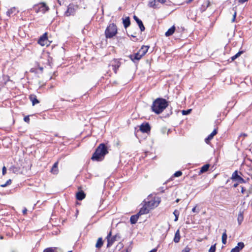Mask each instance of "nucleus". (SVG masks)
I'll list each match as a JSON object with an SVG mask.
<instances>
[{"label":"nucleus","mask_w":252,"mask_h":252,"mask_svg":"<svg viewBox=\"0 0 252 252\" xmlns=\"http://www.w3.org/2000/svg\"><path fill=\"white\" fill-rule=\"evenodd\" d=\"M168 106V101L163 98H157L153 102L151 110L156 114H161Z\"/></svg>","instance_id":"obj_1"},{"label":"nucleus","mask_w":252,"mask_h":252,"mask_svg":"<svg viewBox=\"0 0 252 252\" xmlns=\"http://www.w3.org/2000/svg\"><path fill=\"white\" fill-rule=\"evenodd\" d=\"M108 153L107 146L104 143H101L97 147L95 152L93 154L91 159L93 160L101 161L104 156Z\"/></svg>","instance_id":"obj_2"},{"label":"nucleus","mask_w":252,"mask_h":252,"mask_svg":"<svg viewBox=\"0 0 252 252\" xmlns=\"http://www.w3.org/2000/svg\"><path fill=\"white\" fill-rule=\"evenodd\" d=\"M117 33V28L114 23L110 24L106 29L105 31V37L107 38L113 37Z\"/></svg>","instance_id":"obj_3"},{"label":"nucleus","mask_w":252,"mask_h":252,"mask_svg":"<svg viewBox=\"0 0 252 252\" xmlns=\"http://www.w3.org/2000/svg\"><path fill=\"white\" fill-rule=\"evenodd\" d=\"M49 9V7L44 2H41L33 7V10L36 13L41 12L42 14H44Z\"/></svg>","instance_id":"obj_4"},{"label":"nucleus","mask_w":252,"mask_h":252,"mask_svg":"<svg viewBox=\"0 0 252 252\" xmlns=\"http://www.w3.org/2000/svg\"><path fill=\"white\" fill-rule=\"evenodd\" d=\"M78 9V6L77 5L70 3L68 5L67 10L64 12V15L67 17L71 15L73 16Z\"/></svg>","instance_id":"obj_5"},{"label":"nucleus","mask_w":252,"mask_h":252,"mask_svg":"<svg viewBox=\"0 0 252 252\" xmlns=\"http://www.w3.org/2000/svg\"><path fill=\"white\" fill-rule=\"evenodd\" d=\"M120 65L121 63L118 59H114L111 62L110 65L112 67V69L113 70L115 73H117V69L119 68Z\"/></svg>","instance_id":"obj_6"},{"label":"nucleus","mask_w":252,"mask_h":252,"mask_svg":"<svg viewBox=\"0 0 252 252\" xmlns=\"http://www.w3.org/2000/svg\"><path fill=\"white\" fill-rule=\"evenodd\" d=\"M151 202L148 201L140 209L139 212L138 213L140 216L144 214H148L149 212V209L148 207L150 205Z\"/></svg>","instance_id":"obj_7"},{"label":"nucleus","mask_w":252,"mask_h":252,"mask_svg":"<svg viewBox=\"0 0 252 252\" xmlns=\"http://www.w3.org/2000/svg\"><path fill=\"white\" fill-rule=\"evenodd\" d=\"M232 179L237 181L239 183H245V180L238 174L237 171H235L232 175Z\"/></svg>","instance_id":"obj_8"},{"label":"nucleus","mask_w":252,"mask_h":252,"mask_svg":"<svg viewBox=\"0 0 252 252\" xmlns=\"http://www.w3.org/2000/svg\"><path fill=\"white\" fill-rule=\"evenodd\" d=\"M140 130L143 133L150 131L151 126L148 123H143L140 126Z\"/></svg>","instance_id":"obj_9"},{"label":"nucleus","mask_w":252,"mask_h":252,"mask_svg":"<svg viewBox=\"0 0 252 252\" xmlns=\"http://www.w3.org/2000/svg\"><path fill=\"white\" fill-rule=\"evenodd\" d=\"M120 238V235L119 234L113 236L109 240H108L107 247L109 248L111 247L116 241L118 240Z\"/></svg>","instance_id":"obj_10"},{"label":"nucleus","mask_w":252,"mask_h":252,"mask_svg":"<svg viewBox=\"0 0 252 252\" xmlns=\"http://www.w3.org/2000/svg\"><path fill=\"white\" fill-rule=\"evenodd\" d=\"M133 19L137 23V25H138L139 29L140 30V31L141 32H144L145 30V28L143 25V23L142 21L139 19L138 17H137L136 15L133 16Z\"/></svg>","instance_id":"obj_11"},{"label":"nucleus","mask_w":252,"mask_h":252,"mask_svg":"<svg viewBox=\"0 0 252 252\" xmlns=\"http://www.w3.org/2000/svg\"><path fill=\"white\" fill-rule=\"evenodd\" d=\"M245 247V244L243 242H239L237 245L234 248H233L230 252H240Z\"/></svg>","instance_id":"obj_12"},{"label":"nucleus","mask_w":252,"mask_h":252,"mask_svg":"<svg viewBox=\"0 0 252 252\" xmlns=\"http://www.w3.org/2000/svg\"><path fill=\"white\" fill-rule=\"evenodd\" d=\"M217 133V129H215L205 139V141L207 144H209L210 141L213 138L214 136Z\"/></svg>","instance_id":"obj_13"},{"label":"nucleus","mask_w":252,"mask_h":252,"mask_svg":"<svg viewBox=\"0 0 252 252\" xmlns=\"http://www.w3.org/2000/svg\"><path fill=\"white\" fill-rule=\"evenodd\" d=\"M29 99L32 102V104L33 106L39 103V101L37 99L36 95L34 94H31L29 96Z\"/></svg>","instance_id":"obj_14"},{"label":"nucleus","mask_w":252,"mask_h":252,"mask_svg":"<svg viewBox=\"0 0 252 252\" xmlns=\"http://www.w3.org/2000/svg\"><path fill=\"white\" fill-rule=\"evenodd\" d=\"M86 194L82 190H80L76 193V199L78 200H82L85 198Z\"/></svg>","instance_id":"obj_15"},{"label":"nucleus","mask_w":252,"mask_h":252,"mask_svg":"<svg viewBox=\"0 0 252 252\" xmlns=\"http://www.w3.org/2000/svg\"><path fill=\"white\" fill-rule=\"evenodd\" d=\"M129 58L133 61L135 62V60L139 61L142 57V55L139 54V52H137L136 53L133 55H130L129 56Z\"/></svg>","instance_id":"obj_16"},{"label":"nucleus","mask_w":252,"mask_h":252,"mask_svg":"<svg viewBox=\"0 0 252 252\" xmlns=\"http://www.w3.org/2000/svg\"><path fill=\"white\" fill-rule=\"evenodd\" d=\"M47 40V33H45L42 36L40 37L38 41V43L42 46L45 45V41Z\"/></svg>","instance_id":"obj_17"},{"label":"nucleus","mask_w":252,"mask_h":252,"mask_svg":"<svg viewBox=\"0 0 252 252\" xmlns=\"http://www.w3.org/2000/svg\"><path fill=\"white\" fill-rule=\"evenodd\" d=\"M149 48V46L143 45L138 52H139V54H141L142 55V56L143 57L148 52Z\"/></svg>","instance_id":"obj_18"},{"label":"nucleus","mask_w":252,"mask_h":252,"mask_svg":"<svg viewBox=\"0 0 252 252\" xmlns=\"http://www.w3.org/2000/svg\"><path fill=\"white\" fill-rule=\"evenodd\" d=\"M244 220V211L240 210L238 215L237 221L239 225H240Z\"/></svg>","instance_id":"obj_19"},{"label":"nucleus","mask_w":252,"mask_h":252,"mask_svg":"<svg viewBox=\"0 0 252 252\" xmlns=\"http://www.w3.org/2000/svg\"><path fill=\"white\" fill-rule=\"evenodd\" d=\"M18 11L17 10V9L16 7H13L9 9L7 12H6V15L8 17H10L11 15L14 14L15 15L16 13H18Z\"/></svg>","instance_id":"obj_20"},{"label":"nucleus","mask_w":252,"mask_h":252,"mask_svg":"<svg viewBox=\"0 0 252 252\" xmlns=\"http://www.w3.org/2000/svg\"><path fill=\"white\" fill-rule=\"evenodd\" d=\"M140 215L138 213L136 215H132L130 217V222L131 224H135L139 217Z\"/></svg>","instance_id":"obj_21"},{"label":"nucleus","mask_w":252,"mask_h":252,"mask_svg":"<svg viewBox=\"0 0 252 252\" xmlns=\"http://www.w3.org/2000/svg\"><path fill=\"white\" fill-rule=\"evenodd\" d=\"M123 23L125 29L128 27L130 25V20L129 17H126L123 19Z\"/></svg>","instance_id":"obj_22"},{"label":"nucleus","mask_w":252,"mask_h":252,"mask_svg":"<svg viewBox=\"0 0 252 252\" xmlns=\"http://www.w3.org/2000/svg\"><path fill=\"white\" fill-rule=\"evenodd\" d=\"M209 5L210 2L209 1H205L200 8V12L202 13L203 12L205 11L207 8L209 6Z\"/></svg>","instance_id":"obj_23"},{"label":"nucleus","mask_w":252,"mask_h":252,"mask_svg":"<svg viewBox=\"0 0 252 252\" xmlns=\"http://www.w3.org/2000/svg\"><path fill=\"white\" fill-rule=\"evenodd\" d=\"M175 31V27L173 26L170 29L168 30V31L165 32V35L166 36H170L172 35Z\"/></svg>","instance_id":"obj_24"},{"label":"nucleus","mask_w":252,"mask_h":252,"mask_svg":"<svg viewBox=\"0 0 252 252\" xmlns=\"http://www.w3.org/2000/svg\"><path fill=\"white\" fill-rule=\"evenodd\" d=\"M58 161L56 162L53 165L51 172L54 174H57L58 173Z\"/></svg>","instance_id":"obj_25"},{"label":"nucleus","mask_w":252,"mask_h":252,"mask_svg":"<svg viewBox=\"0 0 252 252\" xmlns=\"http://www.w3.org/2000/svg\"><path fill=\"white\" fill-rule=\"evenodd\" d=\"M157 0H153L149 1L148 6L155 9L159 8V7L158 6V4H157Z\"/></svg>","instance_id":"obj_26"},{"label":"nucleus","mask_w":252,"mask_h":252,"mask_svg":"<svg viewBox=\"0 0 252 252\" xmlns=\"http://www.w3.org/2000/svg\"><path fill=\"white\" fill-rule=\"evenodd\" d=\"M180 231L179 230H177L175 234V236L174 238V242L175 243H178L180 241Z\"/></svg>","instance_id":"obj_27"},{"label":"nucleus","mask_w":252,"mask_h":252,"mask_svg":"<svg viewBox=\"0 0 252 252\" xmlns=\"http://www.w3.org/2000/svg\"><path fill=\"white\" fill-rule=\"evenodd\" d=\"M210 164H206L204 165L201 168L199 171L200 173H203L207 171L209 168Z\"/></svg>","instance_id":"obj_28"},{"label":"nucleus","mask_w":252,"mask_h":252,"mask_svg":"<svg viewBox=\"0 0 252 252\" xmlns=\"http://www.w3.org/2000/svg\"><path fill=\"white\" fill-rule=\"evenodd\" d=\"M244 52V51L243 50L239 51L236 54H235L234 56H233L230 58V59L231 60L230 62H232V61H234L237 58L240 57L242 54H243Z\"/></svg>","instance_id":"obj_29"},{"label":"nucleus","mask_w":252,"mask_h":252,"mask_svg":"<svg viewBox=\"0 0 252 252\" xmlns=\"http://www.w3.org/2000/svg\"><path fill=\"white\" fill-rule=\"evenodd\" d=\"M103 244V241L102 240V238L100 237L98 239L97 242L95 244V247L96 248H100Z\"/></svg>","instance_id":"obj_30"},{"label":"nucleus","mask_w":252,"mask_h":252,"mask_svg":"<svg viewBox=\"0 0 252 252\" xmlns=\"http://www.w3.org/2000/svg\"><path fill=\"white\" fill-rule=\"evenodd\" d=\"M227 238V234H226V230L225 229L224 230L223 233H222V243L223 244H224V245L226 244V242H227L226 241Z\"/></svg>","instance_id":"obj_31"},{"label":"nucleus","mask_w":252,"mask_h":252,"mask_svg":"<svg viewBox=\"0 0 252 252\" xmlns=\"http://www.w3.org/2000/svg\"><path fill=\"white\" fill-rule=\"evenodd\" d=\"M57 250L56 247H49L44 249L43 252H57Z\"/></svg>","instance_id":"obj_32"},{"label":"nucleus","mask_w":252,"mask_h":252,"mask_svg":"<svg viewBox=\"0 0 252 252\" xmlns=\"http://www.w3.org/2000/svg\"><path fill=\"white\" fill-rule=\"evenodd\" d=\"M136 33H137V32H135L134 33H133L131 34L127 33V35L128 36H131V37H133V39H132V40L133 41L136 42L138 40V39L136 37Z\"/></svg>","instance_id":"obj_33"},{"label":"nucleus","mask_w":252,"mask_h":252,"mask_svg":"<svg viewBox=\"0 0 252 252\" xmlns=\"http://www.w3.org/2000/svg\"><path fill=\"white\" fill-rule=\"evenodd\" d=\"M173 214L175 216L174 221H176L178 220V217H179V212L177 210H175L174 211V212H173Z\"/></svg>","instance_id":"obj_34"},{"label":"nucleus","mask_w":252,"mask_h":252,"mask_svg":"<svg viewBox=\"0 0 252 252\" xmlns=\"http://www.w3.org/2000/svg\"><path fill=\"white\" fill-rule=\"evenodd\" d=\"M191 110H192L191 109H188V110H183L182 111V114L183 115H189V114L190 113Z\"/></svg>","instance_id":"obj_35"},{"label":"nucleus","mask_w":252,"mask_h":252,"mask_svg":"<svg viewBox=\"0 0 252 252\" xmlns=\"http://www.w3.org/2000/svg\"><path fill=\"white\" fill-rule=\"evenodd\" d=\"M11 182H12V181L11 179H9L4 184H2V185H0V187H2V188H4V187H6V186L10 185L11 184Z\"/></svg>","instance_id":"obj_36"},{"label":"nucleus","mask_w":252,"mask_h":252,"mask_svg":"<svg viewBox=\"0 0 252 252\" xmlns=\"http://www.w3.org/2000/svg\"><path fill=\"white\" fill-rule=\"evenodd\" d=\"M216 249V244L212 245L210 248L209 249L208 252H215Z\"/></svg>","instance_id":"obj_37"},{"label":"nucleus","mask_w":252,"mask_h":252,"mask_svg":"<svg viewBox=\"0 0 252 252\" xmlns=\"http://www.w3.org/2000/svg\"><path fill=\"white\" fill-rule=\"evenodd\" d=\"M182 175V172L181 171H176L174 174V176L175 177H179L181 176Z\"/></svg>","instance_id":"obj_38"},{"label":"nucleus","mask_w":252,"mask_h":252,"mask_svg":"<svg viewBox=\"0 0 252 252\" xmlns=\"http://www.w3.org/2000/svg\"><path fill=\"white\" fill-rule=\"evenodd\" d=\"M124 247V244L120 242L116 246V249H118L119 250H120L121 249H122Z\"/></svg>","instance_id":"obj_39"},{"label":"nucleus","mask_w":252,"mask_h":252,"mask_svg":"<svg viewBox=\"0 0 252 252\" xmlns=\"http://www.w3.org/2000/svg\"><path fill=\"white\" fill-rule=\"evenodd\" d=\"M24 120L25 122H26L27 123H29L30 121L29 116H27L25 117L24 118Z\"/></svg>","instance_id":"obj_40"},{"label":"nucleus","mask_w":252,"mask_h":252,"mask_svg":"<svg viewBox=\"0 0 252 252\" xmlns=\"http://www.w3.org/2000/svg\"><path fill=\"white\" fill-rule=\"evenodd\" d=\"M190 250V248L187 246L182 250V252H189Z\"/></svg>","instance_id":"obj_41"},{"label":"nucleus","mask_w":252,"mask_h":252,"mask_svg":"<svg viewBox=\"0 0 252 252\" xmlns=\"http://www.w3.org/2000/svg\"><path fill=\"white\" fill-rule=\"evenodd\" d=\"M112 237V232L110 231L106 237L107 240L108 241V240H109V239H110Z\"/></svg>","instance_id":"obj_42"},{"label":"nucleus","mask_w":252,"mask_h":252,"mask_svg":"<svg viewBox=\"0 0 252 252\" xmlns=\"http://www.w3.org/2000/svg\"><path fill=\"white\" fill-rule=\"evenodd\" d=\"M2 173L3 175H4L6 173V168L4 166L2 167Z\"/></svg>","instance_id":"obj_43"},{"label":"nucleus","mask_w":252,"mask_h":252,"mask_svg":"<svg viewBox=\"0 0 252 252\" xmlns=\"http://www.w3.org/2000/svg\"><path fill=\"white\" fill-rule=\"evenodd\" d=\"M240 188H241V192L243 194H244V192H245V191H246L245 189V188H244V187H243V186H240Z\"/></svg>","instance_id":"obj_44"},{"label":"nucleus","mask_w":252,"mask_h":252,"mask_svg":"<svg viewBox=\"0 0 252 252\" xmlns=\"http://www.w3.org/2000/svg\"><path fill=\"white\" fill-rule=\"evenodd\" d=\"M158 190L161 193H163L164 192V187H160L158 189Z\"/></svg>","instance_id":"obj_45"},{"label":"nucleus","mask_w":252,"mask_h":252,"mask_svg":"<svg viewBox=\"0 0 252 252\" xmlns=\"http://www.w3.org/2000/svg\"><path fill=\"white\" fill-rule=\"evenodd\" d=\"M192 212H197V213H198V212H199V209H198L197 210H196V207H193V208L192 209Z\"/></svg>","instance_id":"obj_46"},{"label":"nucleus","mask_w":252,"mask_h":252,"mask_svg":"<svg viewBox=\"0 0 252 252\" xmlns=\"http://www.w3.org/2000/svg\"><path fill=\"white\" fill-rule=\"evenodd\" d=\"M157 1L158 2H160V3H162V4H164V3H165L166 2V0H157Z\"/></svg>","instance_id":"obj_47"},{"label":"nucleus","mask_w":252,"mask_h":252,"mask_svg":"<svg viewBox=\"0 0 252 252\" xmlns=\"http://www.w3.org/2000/svg\"><path fill=\"white\" fill-rule=\"evenodd\" d=\"M248 0H238V2L240 3H244V2L247 1Z\"/></svg>","instance_id":"obj_48"},{"label":"nucleus","mask_w":252,"mask_h":252,"mask_svg":"<svg viewBox=\"0 0 252 252\" xmlns=\"http://www.w3.org/2000/svg\"><path fill=\"white\" fill-rule=\"evenodd\" d=\"M171 3H172L171 1L169 0L168 1L166 0V2L165 3V4L166 5H171Z\"/></svg>","instance_id":"obj_49"},{"label":"nucleus","mask_w":252,"mask_h":252,"mask_svg":"<svg viewBox=\"0 0 252 252\" xmlns=\"http://www.w3.org/2000/svg\"><path fill=\"white\" fill-rule=\"evenodd\" d=\"M236 12H235L234 14L233 15V19L232 20V22H234L235 18H236Z\"/></svg>","instance_id":"obj_50"},{"label":"nucleus","mask_w":252,"mask_h":252,"mask_svg":"<svg viewBox=\"0 0 252 252\" xmlns=\"http://www.w3.org/2000/svg\"><path fill=\"white\" fill-rule=\"evenodd\" d=\"M133 28H131V30L129 31L128 33L131 34V33H134L135 32H136V31H133Z\"/></svg>","instance_id":"obj_51"},{"label":"nucleus","mask_w":252,"mask_h":252,"mask_svg":"<svg viewBox=\"0 0 252 252\" xmlns=\"http://www.w3.org/2000/svg\"><path fill=\"white\" fill-rule=\"evenodd\" d=\"M27 209L26 208H25L23 210V214L25 215L27 214Z\"/></svg>","instance_id":"obj_52"},{"label":"nucleus","mask_w":252,"mask_h":252,"mask_svg":"<svg viewBox=\"0 0 252 252\" xmlns=\"http://www.w3.org/2000/svg\"><path fill=\"white\" fill-rule=\"evenodd\" d=\"M193 0H188L186 1V3H190L191 2H192Z\"/></svg>","instance_id":"obj_53"},{"label":"nucleus","mask_w":252,"mask_h":252,"mask_svg":"<svg viewBox=\"0 0 252 252\" xmlns=\"http://www.w3.org/2000/svg\"><path fill=\"white\" fill-rule=\"evenodd\" d=\"M237 186H238V184H234L233 187H234V188H236V187H237Z\"/></svg>","instance_id":"obj_54"},{"label":"nucleus","mask_w":252,"mask_h":252,"mask_svg":"<svg viewBox=\"0 0 252 252\" xmlns=\"http://www.w3.org/2000/svg\"><path fill=\"white\" fill-rule=\"evenodd\" d=\"M121 252H128L127 250H123Z\"/></svg>","instance_id":"obj_55"},{"label":"nucleus","mask_w":252,"mask_h":252,"mask_svg":"<svg viewBox=\"0 0 252 252\" xmlns=\"http://www.w3.org/2000/svg\"><path fill=\"white\" fill-rule=\"evenodd\" d=\"M39 69L42 71L43 69V68L42 67H40L39 68Z\"/></svg>","instance_id":"obj_56"},{"label":"nucleus","mask_w":252,"mask_h":252,"mask_svg":"<svg viewBox=\"0 0 252 252\" xmlns=\"http://www.w3.org/2000/svg\"><path fill=\"white\" fill-rule=\"evenodd\" d=\"M10 252H16L15 250H12Z\"/></svg>","instance_id":"obj_57"},{"label":"nucleus","mask_w":252,"mask_h":252,"mask_svg":"<svg viewBox=\"0 0 252 252\" xmlns=\"http://www.w3.org/2000/svg\"><path fill=\"white\" fill-rule=\"evenodd\" d=\"M172 114V110H170V115Z\"/></svg>","instance_id":"obj_58"},{"label":"nucleus","mask_w":252,"mask_h":252,"mask_svg":"<svg viewBox=\"0 0 252 252\" xmlns=\"http://www.w3.org/2000/svg\"><path fill=\"white\" fill-rule=\"evenodd\" d=\"M179 199H177L176 200V201L177 202H179Z\"/></svg>","instance_id":"obj_59"},{"label":"nucleus","mask_w":252,"mask_h":252,"mask_svg":"<svg viewBox=\"0 0 252 252\" xmlns=\"http://www.w3.org/2000/svg\"><path fill=\"white\" fill-rule=\"evenodd\" d=\"M244 136H247V135L246 134H244Z\"/></svg>","instance_id":"obj_60"},{"label":"nucleus","mask_w":252,"mask_h":252,"mask_svg":"<svg viewBox=\"0 0 252 252\" xmlns=\"http://www.w3.org/2000/svg\"><path fill=\"white\" fill-rule=\"evenodd\" d=\"M11 168H15V167L13 166V167H11L10 168V169H11Z\"/></svg>","instance_id":"obj_61"},{"label":"nucleus","mask_w":252,"mask_h":252,"mask_svg":"<svg viewBox=\"0 0 252 252\" xmlns=\"http://www.w3.org/2000/svg\"><path fill=\"white\" fill-rule=\"evenodd\" d=\"M135 30H136V31H137V28H135Z\"/></svg>","instance_id":"obj_62"}]
</instances>
